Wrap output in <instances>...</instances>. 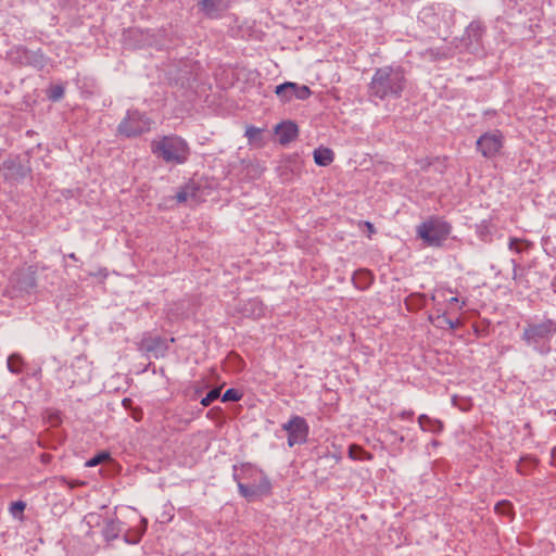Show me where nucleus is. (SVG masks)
Instances as JSON below:
<instances>
[{
  "label": "nucleus",
  "instance_id": "obj_5",
  "mask_svg": "<svg viewBox=\"0 0 556 556\" xmlns=\"http://www.w3.org/2000/svg\"><path fill=\"white\" fill-rule=\"evenodd\" d=\"M450 232L451 226L440 218H430L417 227L418 237L432 247L441 245Z\"/></svg>",
  "mask_w": 556,
  "mask_h": 556
},
{
  "label": "nucleus",
  "instance_id": "obj_18",
  "mask_svg": "<svg viewBox=\"0 0 556 556\" xmlns=\"http://www.w3.org/2000/svg\"><path fill=\"white\" fill-rule=\"evenodd\" d=\"M496 514L510 517L513 515V505L508 501H501L494 507Z\"/></svg>",
  "mask_w": 556,
  "mask_h": 556
},
{
  "label": "nucleus",
  "instance_id": "obj_31",
  "mask_svg": "<svg viewBox=\"0 0 556 556\" xmlns=\"http://www.w3.org/2000/svg\"><path fill=\"white\" fill-rule=\"evenodd\" d=\"M364 226L368 230V238L370 239L372 235L376 232L374 225L370 222H364Z\"/></svg>",
  "mask_w": 556,
  "mask_h": 556
},
{
  "label": "nucleus",
  "instance_id": "obj_2",
  "mask_svg": "<svg viewBox=\"0 0 556 556\" xmlns=\"http://www.w3.org/2000/svg\"><path fill=\"white\" fill-rule=\"evenodd\" d=\"M233 478L238 483L240 494L249 501L267 495L271 484L263 470L251 464H244L239 472L235 468Z\"/></svg>",
  "mask_w": 556,
  "mask_h": 556
},
{
  "label": "nucleus",
  "instance_id": "obj_26",
  "mask_svg": "<svg viewBox=\"0 0 556 556\" xmlns=\"http://www.w3.org/2000/svg\"><path fill=\"white\" fill-rule=\"evenodd\" d=\"M523 241L517 238H511L508 243V249L515 253H521L523 251Z\"/></svg>",
  "mask_w": 556,
  "mask_h": 556
},
{
  "label": "nucleus",
  "instance_id": "obj_30",
  "mask_svg": "<svg viewBox=\"0 0 556 556\" xmlns=\"http://www.w3.org/2000/svg\"><path fill=\"white\" fill-rule=\"evenodd\" d=\"M25 509V503L22 501L14 502L11 505V510L14 513L15 510L23 511Z\"/></svg>",
  "mask_w": 556,
  "mask_h": 556
},
{
  "label": "nucleus",
  "instance_id": "obj_17",
  "mask_svg": "<svg viewBox=\"0 0 556 556\" xmlns=\"http://www.w3.org/2000/svg\"><path fill=\"white\" fill-rule=\"evenodd\" d=\"M9 58L13 61H17L20 63H24L28 61V51L22 47H17L16 49L10 51Z\"/></svg>",
  "mask_w": 556,
  "mask_h": 556
},
{
  "label": "nucleus",
  "instance_id": "obj_7",
  "mask_svg": "<svg viewBox=\"0 0 556 556\" xmlns=\"http://www.w3.org/2000/svg\"><path fill=\"white\" fill-rule=\"evenodd\" d=\"M281 428L288 433V445L290 447L304 444L307 441L309 426L303 417L293 415Z\"/></svg>",
  "mask_w": 556,
  "mask_h": 556
},
{
  "label": "nucleus",
  "instance_id": "obj_13",
  "mask_svg": "<svg viewBox=\"0 0 556 556\" xmlns=\"http://www.w3.org/2000/svg\"><path fill=\"white\" fill-rule=\"evenodd\" d=\"M314 161L319 166H328L332 163L334 154L331 149L319 147L314 150Z\"/></svg>",
  "mask_w": 556,
  "mask_h": 556
},
{
  "label": "nucleus",
  "instance_id": "obj_20",
  "mask_svg": "<svg viewBox=\"0 0 556 556\" xmlns=\"http://www.w3.org/2000/svg\"><path fill=\"white\" fill-rule=\"evenodd\" d=\"M220 396V388H215L213 390H211L206 396H204L202 400H201V404L204 406V407H207L208 405H211L215 400H217L218 397Z\"/></svg>",
  "mask_w": 556,
  "mask_h": 556
},
{
  "label": "nucleus",
  "instance_id": "obj_34",
  "mask_svg": "<svg viewBox=\"0 0 556 556\" xmlns=\"http://www.w3.org/2000/svg\"><path fill=\"white\" fill-rule=\"evenodd\" d=\"M511 262H513V266H514V278H516L518 264L515 261H511Z\"/></svg>",
  "mask_w": 556,
  "mask_h": 556
},
{
  "label": "nucleus",
  "instance_id": "obj_9",
  "mask_svg": "<svg viewBox=\"0 0 556 556\" xmlns=\"http://www.w3.org/2000/svg\"><path fill=\"white\" fill-rule=\"evenodd\" d=\"M275 92L282 102H290L293 98L299 100H306L312 93L307 86L298 85L291 81H287L277 86Z\"/></svg>",
  "mask_w": 556,
  "mask_h": 556
},
{
  "label": "nucleus",
  "instance_id": "obj_16",
  "mask_svg": "<svg viewBox=\"0 0 556 556\" xmlns=\"http://www.w3.org/2000/svg\"><path fill=\"white\" fill-rule=\"evenodd\" d=\"M7 366L12 374H21L24 369V361L18 354H12L8 357Z\"/></svg>",
  "mask_w": 556,
  "mask_h": 556
},
{
  "label": "nucleus",
  "instance_id": "obj_15",
  "mask_svg": "<svg viewBox=\"0 0 556 556\" xmlns=\"http://www.w3.org/2000/svg\"><path fill=\"white\" fill-rule=\"evenodd\" d=\"M123 531V528L117 520H110L103 528V534L106 540H114Z\"/></svg>",
  "mask_w": 556,
  "mask_h": 556
},
{
  "label": "nucleus",
  "instance_id": "obj_6",
  "mask_svg": "<svg viewBox=\"0 0 556 556\" xmlns=\"http://www.w3.org/2000/svg\"><path fill=\"white\" fill-rule=\"evenodd\" d=\"M153 122L137 110L128 111L118 125V132L126 137H136L151 130Z\"/></svg>",
  "mask_w": 556,
  "mask_h": 556
},
{
  "label": "nucleus",
  "instance_id": "obj_35",
  "mask_svg": "<svg viewBox=\"0 0 556 556\" xmlns=\"http://www.w3.org/2000/svg\"><path fill=\"white\" fill-rule=\"evenodd\" d=\"M441 296H444V291H437L435 295H433V299L435 300Z\"/></svg>",
  "mask_w": 556,
  "mask_h": 556
},
{
  "label": "nucleus",
  "instance_id": "obj_22",
  "mask_svg": "<svg viewBox=\"0 0 556 556\" xmlns=\"http://www.w3.org/2000/svg\"><path fill=\"white\" fill-rule=\"evenodd\" d=\"M110 458V454L108 452H101L97 454L96 456L91 457L89 460H87L86 466L87 467H94L100 465L101 463L105 462Z\"/></svg>",
  "mask_w": 556,
  "mask_h": 556
},
{
  "label": "nucleus",
  "instance_id": "obj_4",
  "mask_svg": "<svg viewBox=\"0 0 556 556\" xmlns=\"http://www.w3.org/2000/svg\"><path fill=\"white\" fill-rule=\"evenodd\" d=\"M555 336L556 321L545 319L527 323L522 330L521 339L539 354L546 355L552 351L551 340Z\"/></svg>",
  "mask_w": 556,
  "mask_h": 556
},
{
  "label": "nucleus",
  "instance_id": "obj_37",
  "mask_svg": "<svg viewBox=\"0 0 556 556\" xmlns=\"http://www.w3.org/2000/svg\"><path fill=\"white\" fill-rule=\"evenodd\" d=\"M431 444H432L433 446H437V445H438V441L433 440V441L431 442Z\"/></svg>",
  "mask_w": 556,
  "mask_h": 556
},
{
  "label": "nucleus",
  "instance_id": "obj_36",
  "mask_svg": "<svg viewBox=\"0 0 556 556\" xmlns=\"http://www.w3.org/2000/svg\"><path fill=\"white\" fill-rule=\"evenodd\" d=\"M68 257H70L71 260H76V255H75V253H71V254H68Z\"/></svg>",
  "mask_w": 556,
  "mask_h": 556
},
{
  "label": "nucleus",
  "instance_id": "obj_32",
  "mask_svg": "<svg viewBox=\"0 0 556 556\" xmlns=\"http://www.w3.org/2000/svg\"><path fill=\"white\" fill-rule=\"evenodd\" d=\"M414 415V413L412 410H405L401 414V418L405 419V418H410L412 416Z\"/></svg>",
  "mask_w": 556,
  "mask_h": 556
},
{
  "label": "nucleus",
  "instance_id": "obj_8",
  "mask_svg": "<svg viewBox=\"0 0 556 556\" xmlns=\"http://www.w3.org/2000/svg\"><path fill=\"white\" fill-rule=\"evenodd\" d=\"M503 147V135L500 130L483 134L477 140V149L484 157L495 156Z\"/></svg>",
  "mask_w": 556,
  "mask_h": 556
},
{
  "label": "nucleus",
  "instance_id": "obj_11",
  "mask_svg": "<svg viewBox=\"0 0 556 556\" xmlns=\"http://www.w3.org/2000/svg\"><path fill=\"white\" fill-rule=\"evenodd\" d=\"M418 425L422 431H428L431 433H440L444 428V425L441 420L431 418L426 414H422L418 417Z\"/></svg>",
  "mask_w": 556,
  "mask_h": 556
},
{
  "label": "nucleus",
  "instance_id": "obj_14",
  "mask_svg": "<svg viewBox=\"0 0 556 556\" xmlns=\"http://www.w3.org/2000/svg\"><path fill=\"white\" fill-rule=\"evenodd\" d=\"M3 166L8 168L10 173V178L14 180H21L25 178L28 174V169L24 167L22 164L16 163L14 161H8L3 163Z\"/></svg>",
  "mask_w": 556,
  "mask_h": 556
},
{
  "label": "nucleus",
  "instance_id": "obj_33",
  "mask_svg": "<svg viewBox=\"0 0 556 556\" xmlns=\"http://www.w3.org/2000/svg\"><path fill=\"white\" fill-rule=\"evenodd\" d=\"M447 324L452 329H455L459 325V321H458V319L457 320H447Z\"/></svg>",
  "mask_w": 556,
  "mask_h": 556
},
{
  "label": "nucleus",
  "instance_id": "obj_25",
  "mask_svg": "<svg viewBox=\"0 0 556 556\" xmlns=\"http://www.w3.org/2000/svg\"><path fill=\"white\" fill-rule=\"evenodd\" d=\"M447 309L450 311H460L465 305V302H460L457 296H451L448 299H444Z\"/></svg>",
  "mask_w": 556,
  "mask_h": 556
},
{
  "label": "nucleus",
  "instance_id": "obj_3",
  "mask_svg": "<svg viewBox=\"0 0 556 556\" xmlns=\"http://www.w3.org/2000/svg\"><path fill=\"white\" fill-rule=\"evenodd\" d=\"M151 152L167 164H184L190 155L189 144L176 135L154 138L150 144Z\"/></svg>",
  "mask_w": 556,
  "mask_h": 556
},
{
  "label": "nucleus",
  "instance_id": "obj_24",
  "mask_svg": "<svg viewBox=\"0 0 556 556\" xmlns=\"http://www.w3.org/2000/svg\"><path fill=\"white\" fill-rule=\"evenodd\" d=\"M349 456L352 459H364L365 456H366V458H370V456L366 452H364L359 446H356V445L350 446Z\"/></svg>",
  "mask_w": 556,
  "mask_h": 556
},
{
  "label": "nucleus",
  "instance_id": "obj_1",
  "mask_svg": "<svg viewBox=\"0 0 556 556\" xmlns=\"http://www.w3.org/2000/svg\"><path fill=\"white\" fill-rule=\"evenodd\" d=\"M405 87V75L401 67L384 66L378 68L369 84V92L379 99L399 98Z\"/></svg>",
  "mask_w": 556,
  "mask_h": 556
},
{
  "label": "nucleus",
  "instance_id": "obj_28",
  "mask_svg": "<svg viewBox=\"0 0 556 556\" xmlns=\"http://www.w3.org/2000/svg\"><path fill=\"white\" fill-rule=\"evenodd\" d=\"M477 233H478L479 238L485 240L486 236L490 233L489 225L485 220L481 222L477 226Z\"/></svg>",
  "mask_w": 556,
  "mask_h": 556
},
{
  "label": "nucleus",
  "instance_id": "obj_27",
  "mask_svg": "<svg viewBox=\"0 0 556 556\" xmlns=\"http://www.w3.org/2000/svg\"><path fill=\"white\" fill-rule=\"evenodd\" d=\"M146 529H147V520L142 519V528L138 531V533L136 534L135 538L130 539V536L128 534L125 535L126 542L131 543V544L138 543L139 540L141 539V536L143 535Z\"/></svg>",
  "mask_w": 556,
  "mask_h": 556
},
{
  "label": "nucleus",
  "instance_id": "obj_21",
  "mask_svg": "<svg viewBox=\"0 0 556 556\" xmlns=\"http://www.w3.org/2000/svg\"><path fill=\"white\" fill-rule=\"evenodd\" d=\"M64 94V88L61 85H53L48 90V98L52 101L60 100Z\"/></svg>",
  "mask_w": 556,
  "mask_h": 556
},
{
  "label": "nucleus",
  "instance_id": "obj_23",
  "mask_svg": "<svg viewBox=\"0 0 556 556\" xmlns=\"http://www.w3.org/2000/svg\"><path fill=\"white\" fill-rule=\"evenodd\" d=\"M242 394L236 389H228L222 396L223 402H237L240 401Z\"/></svg>",
  "mask_w": 556,
  "mask_h": 556
},
{
  "label": "nucleus",
  "instance_id": "obj_12",
  "mask_svg": "<svg viewBox=\"0 0 556 556\" xmlns=\"http://www.w3.org/2000/svg\"><path fill=\"white\" fill-rule=\"evenodd\" d=\"M201 10L210 17H216L224 10L223 0H201Z\"/></svg>",
  "mask_w": 556,
  "mask_h": 556
},
{
  "label": "nucleus",
  "instance_id": "obj_29",
  "mask_svg": "<svg viewBox=\"0 0 556 556\" xmlns=\"http://www.w3.org/2000/svg\"><path fill=\"white\" fill-rule=\"evenodd\" d=\"M190 197L189 188H184L177 192L176 199L179 203L186 202Z\"/></svg>",
  "mask_w": 556,
  "mask_h": 556
},
{
  "label": "nucleus",
  "instance_id": "obj_10",
  "mask_svg": "<svg viewBox=\"0 0 556 556\" xmlns=\"http://www.w3.org/2000/svg\"><path fill=\"white\" fill-rule=\"evenodd\" d=\"M275 134L279 137L281 144H287L298 137L299 129L295 123L286 121L275 127Z\"/></svg>",
  "mask_w": 556,
  "mask_h": 556
},
{
  "label": "nucleus",
  "instance_id": "obj_19",
  "mask_svg": "<svg viewBox=\"0 0 556 556\" xmlns=\"http://www.w3.org/2000/svg\"><path fill=\"white\" fill-rule=\"evenodd\" d=\"M261 134H262V129L254 127V126H249L245 129V137L248 138L250 143L260 141Z\"/></svg>",
  "mask_w": 556,
  "mask_h": 556
}]
</instances>
